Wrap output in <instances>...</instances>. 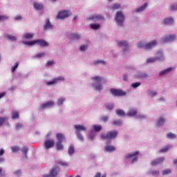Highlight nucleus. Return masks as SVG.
<instances>
[{
	"instance_id": "nucleus-1",
	"label": "nucleus",
	"mask_w": 177,
	"mask_h": 177,
	"mask_svg": "<svg viewBox=\"0 0 177 177\" xmlns=\"http://www.w3.org/2000/svg\"><path fill=\"white\" fill-rule=\"evenodd\" d=\"M117 136H118V131H111L106 133H102L100 135V138L103 140H113V139H115Z\"/></svg>"
},
{
	"instance_id": "nucleus-2",
	"label": "nucleus",
	"mask_w": 177,
	"mask_h": 177,
	"mask_svg": "<svg viewBox=\"0 0 177 177\" xmlns=\"http://www.w3.org/2000/svg\"><path fill=\"white\" fill-rule=\"evenodd\" d=\"M157 45V40H153L151 42H149L146 44H145V42H140L138 44V48H143L144 49H151L152 48H154Z\"/></svg>"
},
{
	"instance_id": "nucleus-3",
	"label": "nucleus",
	"mask_w": 177,
	"mask_h": 177,
	"mask_svg": "<svg viewBox=\"0 0 177 177\" xmlns=\"http://www.w3.org/2000/svg\"><path fill=\"white\" fill-rule=\"evenodd\" d=\"M158 57H150L147 59V63H154V62H157L158 60L162 61L165 59L164 55L161 51H158L156 53Z\"/></svg>"
},
{
	"instance_id": "nucleus-4",
	"label": "nucleus",
	"mask_w": 177,
	"mask_h": 177,
	"mask_svg": "<svg viewBox=\"0 0 177 177\" xmlns=\"http://www.w3.org/2000/svg\"><path fill=\"white\" fill-rule=\"evenodd\" d=\"M124 20H125V15L121 11H118L115 15V21L118 23V24H122L124 23Z\"/></svg>"
},
{
	"instance_id": "nucleus-5",
	"label": "nucleus",
	"mask_w": 177,
	"mask_h": 177,
	"mask_svg": "<svg viewBox=\"0 0 177 177\" xmlns=\"http://www.w3.org/2000/svg\"><path fill=\"white\" fill-rule=\"evenodd\" d=\"M110 92L114 96H125V95H127L125 91L120 89L111 88Z\"/></svg>"
},
{
	"instance_id": "nucleus-6",
	"label": "nucleus",
	"mask_w": 177,
	"mask_h": 177,
	"mask_svg": "<svg viewBox=\"0 0 177 177\" xmlns=\"http://www.w3.org/2000/svg\"><path fill=\"white\" fill-rule=\"evenodd\" d=\"M71 12L68 10L59 11L57 15V19H67Z\"/></svg>"
},
{
	"instance_id": "nucleus-7",
	"label": "nucleus",
	"mask_w": 177,
	"mask_h": 177,
	"mask_svg": "<svg viewBox=\"0 0 177 177\" xmlns=\"http://www.w3.org/2000/svg\"><path fill=\"white\" fill-rule=\"evenodd\" d=\"M138 156H139V151H136L134 152H132L131 153H129L126 156V158L127 160H129V158H132V157H133V158L131 160V162H135V161H138Z\"/></svg>"
},
{
	"instance_id": "nucleus-8",
	"label": "nucleus",
	"mask_w": 177,
	"mask_h": 177,
	"mask_svg": "<svg viewBox=\"0 0 177 177\" xmlns=\"http://www.w3.org/2000/svg\"><path fill=\"white\" fill-rule=\"evenodd\" d=\"M55 146V140L49 139L44 141V147L46 150H49V149H52Z\"/></svg>"
},
{
	"instance_id": "nucleus-9",
	"label": "nucleus",
	"mask_w": 177,
	"mask_h": 177,
	"mask_svg": "<svg viewBox=\"0 0 177 177\" xmlns=\"http://www.w3.org/2000/svg\"><path fill=\"white\" fill-rule=\"evenodd\" d=\"M35 44H37L39 46H41V48H45L46 46H49V43L42 39L35 40Z\"/></svg>"
},
{
	"instance_id": "nucleus-10",
	"label": "nucleus",
	"mask_w": 177,
	"mask_h": 177,
	"mask_svg": "<svg viewBox=\"0 0 177 177\" xmlns=\"http://www.w3.org/2000/svg\"><path fill=\"white\" fill-rule=\"evenodd\" d=\"M176 38V36L175 35H171L169 36L164 37L162 39V44H166V42H171L172 41H174V39Z\"/></svg>"
},
{
	"instance_id": "nucleus-11",
	"label": "nucleus",
	"mask_w": 177,
	"mask_h": 177,
	"mask_svg": "<svg viewBox=\"0 0 177 177\" xmlns=\"http://www.w3.org/2000/svg\"><path fill=\"white\" fill-rule=\"evenodd\" d=\"M59 81H64V77H63L62 76H59L58 77L53 79V81L46 82V84L48 85V86L54 85V84L59 82Z\"/></svg>"
},
{
	"instance_id": "nucleus-12",
	"label": "nucleus",
	"mask_w": 177,
	"mask_h": 177,
	"mask_svg": "<svg viewBox=\"0 0 177 177\" xmlns=\"http://www.w3.org/2000/svg\"><path fill=\"white\" fill-rule=\"evenodd\" d=\"M53 106H55V102H53V101H48L40 106V110L48 109V107H53Z\"/></svg>"
},
{
	"instance_id": "nucleus-13",
	"label": "nucleus",
	"mask_w": 177,
	"mask_h": 177,
	"mask_svg": "<svg viewBox=\"0 0 177 177\" xmlns=\"http://www.w3.org/2000/svg\"><path fill=\"white\" fill-rule=\"evenodd\" d=\"M56 139L57 140L58 142H66V136L64 133H56Z\"/></svg>"
},
{
	"instance_id": "nucleus-14",
	"label": "nucleus",
	"mask_w": 177,
	"mask_h": 177,
	"mask_svg": "<svg viewBox=\"0 0 177 177\" xmlns=\"http://www.w3.org/2000/svg\"><path fill=\"white\" fill-rule=\"evenodd\" d=\"M75 133H80L81 131H86V128L84 125L75 124L74 126Z\"/></svg>"
},
{
	"instance_id": "nucleus-15",
	"label": "nucleus",
	"mask_w": 177,
	"mask_h": 177,
	"mask_svg": "<svg viewBox=\"0 0 177 177\" xmlns=\"http://www.w3.org/2000/svg\"><path fill=\"white\" fill-rule=\"evenodd\" d=\"M88 20H93V21H99V20H104V18L102 15H94L89 17Z\"/></svg>"
},
{
	"instance_id": "nucleus-16",
	"label": "nucleus",
	"mask_w": 177,
	"mask_h": 177,
	"mask_svg": "<svg viewBox=\"0 0 177 177\" xmlns=\"http://www.w3.org/2000/svg\"><path fill=\"white\" fill-rule=\"evenodd\" d=\"M58 174H59V168L57 167H53L50 171V175H51L52 177L57 176Z\"/></svg>"
},
{
	"instance_id": "nucleus-17",
	"label": "nucleus",
	"mask_w": 177,
	"mask_h": 177,
	"mask_svg": "<svg viewBox=\"0 0 177 177\" xmlns=\"http://www.w3.org/2000/svg\"><path fill=\"white\" fill-rule=\"evenodd\" d=\"M53 28V25L50 24L49 19H46V24H44V30H52Z\"/></svg>"
},
{
	"instance_id": "nucleus-18",
	"label": "nucleus",
	"mask_w": 177,
	"mask_h": 177,
	"mask_svg": "<svg viewBox=\"0 0 177 177\" xmlns=\"http://www.w3.org/2000/svg\"><path fill=\"white\" fill-rule=\"evenodd\" d=\"M164 160H165L164 157L159 158L156 160H153L151 165H158L161 164V162H162L164 161Z\"/></svg>"
},
{
	"instance_id": "nucleus-19",
	"label": "nucleus",
	"mask_w": 177,
	"mask_h": 177,
	"mask_svg": "<svg viewBox=\"0 0 177 177\" xmlns=\"http://www.w3.org/2000/svg\"><path fill=\"white\" fill-rule=\"evenodd\" d=\"M174 70L173 68H167L162 71L160 72L159 75L162 77V75H165V74H168V73H170V71H172Z\"/></svg>"
},
{
	"instance_id": "nucleus-20",
	"label": "nucleus",
	"mask_w": 177,
	"mask_h": 177,
	"mask_svg": "<svg viewBox=\"0 0 177 177\" xmlns=\"http://www.w3.org/2000/svg\"><path fill=\"white\" fill-rule=\"evenodd\" d=\"M34 8L37 10H42V9H44V5L39 3H34Z\"/></svg>"
},
{
	"instance_id": "nucleus-21",
	"label": "nucleus",
	"mask_w": 177,
	"mask_h": 177,
	"mask_svg": "<svg viewBox=\"0 0 177 177\" xmlns=\"http://www.w3.org/2000/svg\"><path fill=\"white\" fill-rule=\"evenodd\" d=\"M105 151H114L115 150V147L113 145H106L104 148Z\"/></svg>"
},
{
	"instance_id": "nucleus-22",
	"label": "nucleus",
	"mask_w": 177,
	"mask_h": 177,
	"mask_svg": "<svg viewBox=\"0 0 177 177\" xmlns=\"http://www.w3.org/2000/svg\"><path fill=\"white\" fill-rule=\"evenodd\" d=\"M56 149L58 151L63 150L64 149V146L63 145L62 142H57L55 144Z\"/></svg>"
},
{
	"instance_id": "nucleus-23",
	"label": "nucleus",
	"mask_w": 177,
	"mask_h": 177,
	"mask_svg": "<svg viewBox=\"0 0 177 177\" xmlns=\"http://www.w3.org/2000/svg\"><path fill=\"white\" fill-rule=\"evenodd\" d=\"M164 24H174V19L171 17L165 18L164 19Z\"/></svg>"
},
{
	"instance_id": "nucleus-24",
	"label": "nucleus",
	"mask_w": 177,
	"mask_h": 177,
	"mask_svg": "<svg viewBox=\"0 0 177 177\" xmlns=\"http://www.w3.org/2000/svg\"><path fill=\"white\" fill-rule=\"evenodd\" d=\"M75 151V149L74 148V145H71L68 149V153L69 156H73Z\"/></svg>"
},
{
	"instance_id": "nucleus-25",
	"label": "nucleus",
	"mask_w": 177,
	"mask_h": 177,
	"mask_svg": "<svg viewBox=\"0 0 177 177\" xmlns=\"http://www.w3.org/2000/svg\"><path fill=\"white\" fill-rule=\"evenodd\" d=\"M24 38H25V39H32V38H34V34L26 33L25 35H24Z\"/></svg>"
},
{
	"instance_id": "nucleus-26",
	"label": "nucleus",
	"mask_w": 177,
	"mask_h": 177,
	"mask_svg": "<svg viewBox=\"0 0 177 177\" xmlns=\"http://www.w3.org/2000/svg\"><path fill=\"white\" fill-rule=\"evenodd\" d=\"M91 28H92V30H99V28H100V24H91L90 25Z\"/></svg>"
},
{
	"instance_id": "nucleus-27",
	"label": "nucleus",
	"mask_w": 177,
	"mask_h": 177,
	"mask_svg": "<svg viewBox=\"0 0 177 177\" xmlns=\"http://www.w3.org/2000/svg\"><path fill=\"white\" fill-rule=\"evenodd\" d=\"M136 114L137 112L135 109H131L127 112V115H129V117H133V115H136Z\"/></svg>"
},
{
	"instance_id": "nucleus-28",
	"label": "nucleus",
	"mask_w": 177,
	"mask_h": 177,
	"mask_svg": "<svg viewBox=\"0 0 177 177\" xmlns=\"http://www.w3.org/2000/svg\"><path fill=\"white\" fill-rule=\"evenodd\" d=\"M164 122H165V119L162 117H160L159 118V120L157 121L158 127H161V125H162V124H164Z\"/></svg>"
},
{
	"instance_id": "nucleus-29",
	"label": "nucleus",
	"mask_w": 177,
	"mask_h": 177,
	"mask_svg": "<svg viewBox=\"0 0 177 177\" xmlns=\"http://www.w3.org/2000/svg\"><path fill=\"white\" fill-rule=\"evenodd\" d=\"M147 8V3H144L143 6H140V8L136 9V12H142V10H145Z\"/></svg>"
},
{
	"instance_id": "nucleus-30",
	"label": "nucleus",
	"mask_w": 177,
	"mask_h": 177,
	"mask_svg": "<svg viewBox=\"0 0 177 177\" xmlns=\"http://www.w3.org/2000/svg\"><path fill=\"white\" fill-rule=\"evenodd\" d=\"M92 80L95 81V82H101V81H103V77L100 76H95L92 77Z\"/></svg>"
},
{
	"instance_id": "nucleus-31",
	"label": "nucleus",
	"mask_w": 177,
	"mask_h": 177,
	"mask_svg": "<svg viewBox=\"0 0 177 177\" xmlns=\"http://www.w3.org/2000/svg\"><path fill=\"white\" fill-rule=\"evenodd\" d=\"M171 149V145H168L167 147H163L162 149H160L159 151L160 153H167L168 150Z\"/></svg>"
},
{
	"instance_id": "nucleus-32",
	"label": "nucleus",
	"mask_w": 177,
	"mask_h": 177,
	"mask_svg": "<svg viewBox=\"0 0 177 177\" xmlns=\"http://www.w3.org/2000/svg\"><path fill=\"white\" fill-rule=\"evenodd\" d=\"M118 46H123L124 48H128V42L127 41H120L118 43Z\"/></svg>"
},
{
	"instance_id": "nucleus-33",
	"label": "nucleus",
	"mask_w": 177,
	"mask_h": 177,
	"mask_svg": "<svg viewBox=\"0 0 177 177\" xmlns=\"http://www.w3.org/2000/svg\"><path fill=\"white\" fill-rule=\"evenodd\" d=\"M112 124L116 127H120V125H122V122L120 120H114L112 122Z\"/></svg>"
},
{
	"instance_id": "nucleus-34",
	"label": "nucleus",
	"mask_w": 177,
	"mask_h": 177,
	"mask_svg": "<svg viewBox=\"0 0 177 177\" xmlns=\"http://www.w3.org/2000/svg\"><path fill=\"white\" fill-rule=\"evenodd\" d=\"M80 38H81V37L78 34L73 33L71 35V39H80Z\"/></svg>"
},
{
	"instance_id": "nucleus-35",
	"label": "nucleus",
	"mask_w": 177,
	"mask_h": 177,
	"mask_svg": "<svg viewBox=\"0 0 177 177\" xmlns=\"http://www.w3.org/2000/svg\"><path fill=\"white\" fill-rule=\"evenodd\" d=\"M93 129L95 132H100V131H102V126L95 124L93 126Z\"/></svg>"
},
{
	"instance_id": "nucleus-36",
	"label": "nucleus",
	"mask_w": 177,
	"mask_h": 177,
	"mask_svg": "<svg viewBox=\"0 0 177 177\" xmlns=\"http://www.w3.org/2000/svg\"><path fill=\"white\" fill-rule=\"evenodd\" d=\"M105 106L107 110H113L114 109V104L111 103H108Z\"/></svg>"
},
{
	"instance_id": "nucleus-37",
	"label": "nucleus",
	"mask_w": 177,
	"mask_h": 177,
	"mask_svg": "<svg viewBox=\"0 0 177 177\" xmlns=\"http://www.w3.org/2000/svg\"><path fill=\"white\" fill-rule=\"evenodd\" d=\"M116 114L117 115L122 116V115H125V112H124V111L121 109H118L116 110Z\"/></svg>"
},
{
	"instance_id": "nucleus-38",
	"label": "nucleus",
	"mask_w": 177,
	"mask_h": 177,
	"mask_svg": "<svg viewBox=\"0 0 177 177\" xmlns=\"http://www.w3.org/2000/svg\"><path fill=\"white\" fill-rule=\"evenodd\" d=\"M24 45H29L30 46H32V45L35 44V40H33L32 41H23L22 42Z\"/></svg>"
},
{
	"instance_id": "nucleus-39",
	"label": "nucleus",
	"mask_w": 177,
	"mask_h": 177,
	"mask_svg": "<svg viewBox=\"0 0 177 177\" xmlns=\"http://www.w3.org/2000/svg\"><path fill=\"white\" fill-rule=\"evenodd\" d=\"M6 121H8V118L0 117V127H2Z\"/></svg>"
},
{
	"instance_id": "nucleus-40",
	"label": "nucleus",
	"mask_w": 177,
	"mask_h": 177,
	"mask_svg": "<svg viewBox=\"0 0 177 177\" xmlns=\"http://www.w3.org/2000/svg\"><path fill=\"white\" fill-rule=\"evenodd\" d=\"M95 88L96 91H102L103 89V86H102V84H97L95 86Z\"/></svg>"
},
{
	"instance_id": "nucleus-41",
	"label": "nucleus",
	"mask_w": 177,
	"mask_h": 177,
	"mask_svg": "<svg viewBox=\"0 0 177 177\" xmlns=\"http://www.w3.org/2000/svg\"><path fill=\"white\" fill-rule=\"evenodd\" d=\"M6 38H8V39H10V41H16V37L12 36L10 35H6Z\"/></svg>"
},
{
	"instance_id": "nucleus-42",
	"label": "nucleus",
	"mask_w": 177,
	"mask_h": 177,
	"mask_svg": "<svg viewBox=\"0 0 177 177\" xmlns=\"http://www.w3.org/2000/svg\"><path fill=\"white\" fill-rule=\"evenodd\" d=\"M19 118V113L16 111L12 112V120H17Z\"/></svg>"
},
{
	"instance_id": "nucleus-43",
	"label": "nucleus",
	"mask_w": 177,
	"mask_h": 177,
	"mask_svg": "<svg viewBox=\"0 0 177 177\" xmlns=\"http://www.w3.org/2000/svg\"><path fill=\"white\" fill-rule=\"evenodd\" d=\"M167 138L169 139H174V138H176V136L172 133H169L167 134Z\"/></svg>"
},
{
	"instance_id": "nucleus-44",
	"label": "nucleus",
	"mask_w": 177,
	"mask_h": 177,
	"mask_svg": "<svg viewBox=\"0 0 177 177\" xmlns=\"http://www.w3.org/2000/svg\"><path fill=\"white\" fill-rule=\"evenodd\" d=\"M28 152V147H24L22 149V153L24 154L25 157H27V153Z\"/></svg>"
},
{
	"instance_id": "nucleus-45",
	"label": "nucleus",
	"mask_w": 177,
	"mask_h": 177,
	"mask_svg": "<svg viewBox=\"0 0 177 177\" xmlns=\"http://www.w3.org/2000/svg\"><path fill=\"white\" fill-rule=\"evenodd\" d=\"M57 164L58 165H62V167H67L68 165V164H67V162H63V161H58L57 162Z\"/></svg>"
},
{
	"instance_id": "nucleus-46",
	"label": "nucleus",
	"mask_w": 177,
	"mask_h": 177,
	"mask_svg": "<svg viewBox=\"0 0 177 177\" xmlns=\"http://www.w3.org/2000/svg\"><path fill=\"white\" fill-rule=\"evenodd\" d=\"M8 19H9V17L6 15H0V21L8 20Z\"/></svg>"
},
{
	"instance_id": "nucleus-47",
	"label": "nucleus",
	"mask_w": 177,
	"mask_h": 177,
	"mask_svg": "<svg viewBox=\"0 0 177 177\" xmlns=\"http://www.w3.org/2000/svg\"><path fill=\"white\" fill-rule=\"evenodd\" d=\"M19 67V62H16L15 66L12 67V72L15 73V71H16V68H17Z\"/></svg>"
},
{
	"instance_id": "nucleus-48",
	"label": "nucleus",
	"mask_w": 177,
	"mask_h": 177,
	"mask_svg": "<svg viewBox=\"0 0 177 177\" xmlns=\"http://www.w3.org/2000/svg\"><path fill=\"white\" fill-rule=\"evenodd\" d=\"M44 56H45V53H39L37 54L35 56V57L41 58V57H44Z\"/></svg>"
},
{
	"instance_id": "nucleus-49",
	"label": "nucleus",
	"mask_w": 177,
	"mask_h": 177,
	"mask_svg": "<svg viewBox=\"0 0 177 177\" xmlns=\"http://www.w3.org/2000/svg\"><path fill=\"white\" fill-rule=\"evenodd\" d=\"M94 64H106V63L103 60H97L94 62Z\"/></svg>"
},
{
	"instance_id": "nucleus-50",
	"label": "nucleus",
	"mask_w": 177,
	"mask_h": 177,
	"mask_svg": "<svg viewBox=\"0 0 177 177\" xmlns=\"http://www.w3.org/2000/svg\"><path fill=\"white\" fill-rule=\"evenodd\" d=\"M168 174H171V169H167L163 170L162 175H168Z\"/></svg>"
},
{
	"instance_id": "nucleus-51",
	"label": "nucleus",
	"mask_w": 177,
	"mask_h": 177,
	"mask_svg": "<svg viewBox=\"0 0 177 177\" xmlns=\"http://www.w3.org/2000/svg\"><path fill=\"white\" fill-rule=\"evenodd\" d=\"M131 86L134 88H138V86H140V82H136V83H133L131 84Z\"/></svg>"
},
{
	"instance_id": "nucleus-52",
	"label": "nucleus",
	"mask_w": 177,
	"mask_h": 177,
	"mask_svg": "<svg viewBox=\"0 0 177 177\" xmlns=\"http://www.w3.org/2000/svg\"><path fill=\"white\" fill-rule=\"evenodd\" d=\"M76 135H77L79 140H81V142H82V140H84V137H82V135H81V133H76Z\"/></svg>"
},
{
	"instance_id": "nucleus-53",
	"label": "nucleus",
	"mask_w": 177,
	"mask_h": 177,
	"mask_svg": "<svg viewBox=\"0 0 177 177\" xmlns=\"http://www.w3.org/2000/svg\"><path fill=\"white\" fill-rule=\"evenodd\" d=\"M148 93H149L151 96H156V95H157V91H151V90H149V91H148Z\"/></svg>"
},
{
	"instance_id": "nucleus-54",
	"label": "nucleus",
	"mask_w": 177,
	"mask_h": 177,
	"mask_svg": "<svg viewBox=\"0 0 177 177\" xmlns=\"http://www.w3.org/2000/svg\"><path fill=\"white\" fill-rule=\"evenodd\" d=\"M11 150L13 153H16V152L19 151V149L18 147H12Z\"/></svg>"
},
{
	"instance_id": "nucleus-55",
	"label": "nucleus",
	"mask_w": 177,
	"mask_h": 177,
	"mask_svg": "<svg viewBox=\"0 0 177 177\" xmlns=\"http://www.w3.org/2000/svg\"><path fill=\"white\" fill-rule=\"evenodd\" d=\"M21 128H23V124L21 123L16 124V129L19 130V129H21Z\"/></svg>"
},
{
	"instance_id": "nucleus-56",
	"label": "nucleus",
	"mask_w": 177,
	"mask_h": 177,
	"mask_svg": "<svg viewBox=\"0 0 177 177\" xmlns=\"http://www.w3.org/2000/svg\"><path fill=\"white\" fill-rule=\"evenodd\" d=\"M121 8V6L120 4H113L112 6V9L115 10V9H120Z\"/></svg>"
},
{
	"instance_id": "nucleus-57",
	"label": "nucleus",
	"mask_w": 177,
	"mask_h": 177,
	"mask_svg": "<svg viewBox=\"0 0 177 177\" xmlns=\"http://www.w3.org/2000/svg\"><path fill=\"white\" fill-rule=\"evenodd\" d=\"M63 102H64V98H59L57 101V104L59 106H62V104H63Z\"/></svg>"
},
{
	"instance_id": "nucleus-58",
	"label": "nucleus",
	"mask_w": 177,
	"mask_h": 177,
	"mask_svg": "<svg viewBox=\"0 0 177 177\" xmlns=\"http://www.w3.org/2000/svg\"><path fill=\"white\" fill-rule=\"evenodd\" d=\"M139 78H147V73H141L139 76Z\"/></svg>"
},
{
	"instance_id": "nucleus-59",
	"label": "nucleus",
	"mask_w": 177,
	"mask_h": 177,
	"mask_svg": "<svg viewBox=\"0 0 177 177\" xmlns=\"http://www.w3.org/2000/svg\"><path fill=\"white\" fill-rule=\"evenodd\" d=\"M171 10H177V5H172L170 7Z\"/></svg>"
},
{
	"instance_id": "nucleus-60",
	"label": "nucleus",
	"mask_w": 177,
	"mask_h": 177,
	"mask_svg": "<svg viewBox=\"0 0 177 177\" xmlns=\"http://www.w3.org/2000/svg\"><path fill=\"white\" fill-rule=\"evenodd\" d=\"M86 48H88V46H85V45L81 46L80 50H82V51L86 50Z\"/></svg>"
},
{
	"instance_id": "nucleus-61",
	"label": "nucleus",
	"mask_w": 177,
	"mask_h": 177,
	"mask_svg": "<svg viewBox=\"0 0 177 177\" xmlns=\"http://www.w3.org/2000/svg\"><path fill=\"white\" fill-rule=\"evenodd\" d=\"M55 62L53 61H48L47 63H46V66L48 67H49V66H52V64H54Z\"/></svg>"
},
{
	"instance_id": "nucleus-62",
	"label": "nucleus",
	"mask_w": 177,
	"mask_h": 177,
	"mask_svg": "<svg viewBox=\"0 0 177 177\" xmlns=\"http://www.w3.org/2000/svg\"><path fill=\"white\" fill-rule=\"evenodd\" d=\"M21 174V171L20 170H17L15 171V175H16L17 176H19Z\"/></svg>"
},
{
	"instance_id": "nucleus-63",
	"label": "nucleus",
	"mask_w": 177,
	"mask_h": 177,
	"mask_svg": "<svg viewBox=\"0 0 177 177\" xmlns=\"http://www.w3.org/2000/svg\"><path fill=\"white\" fill-rule=\"evenodd\" d=\"M151 175H158L160 174V171H151Z\"/></svg>"
},
{
	"instance_id": "nucleus-64",
	"label": "nucleus",
	"mask_w": 177,
	"mask_h": 177,
	"mask_svg": "<svg viewBox=\"0 0 177 177\" xmlns=\"http://www.w3.org/2000/svg\"><path fill=\"white\" fill-rule=\"evenodd\" d=\"M107 120H109V116H103L101 118L102 121L106 122V121H107Z\"/></svg>"
}]
</instances>
